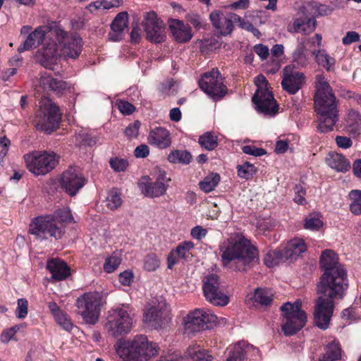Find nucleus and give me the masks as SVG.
<instances>
[{"label": "nucleus", "mask_w": 361, "mask_h": 361, "mask_svg": "<svg viewBox=\"0 0 361 361\" xmlns=\"http://www.w3.org/2000/svg\"><path fill=\"white\" fill-rule=\"evenodd\" d=\"M334 274L324 272L317 284V292L322 295L316 301L314 320L316 326L326 329L333 314L334 300L343 297L348 283L344 269H338Z\"/></svg>", "instance_id": "f257e3e1"}, {"label": "nucleus", "mask_w": 361, "mask_h": 361, "mask_svg": "<svg viewBox=\"0 0 361 361\" xmlns=\"http://www.w3.org/2000/svg\"><path fill=\"white\" fill-rule=\"evenodd\" d=\"M314 110L318 114V130L327 133L337 121V100L333 90L323 75L315 78Z\"/></svg>", "instance_id": "f03ea898"}, {"label": "nucleus", "mask_w": 361, "mask_h": 361, "mask_svg": "<svg viewBox=\"0 0 361 361\" xmlns=\"http://www.w3.org/2000/svg\"><path fill=\"white\" fill-rule=\"evenodd\" d=\"M74 222L68 208L58 209L53 216H38L30 224L29 233L37 240H43L49 237L56 240L65 233L66 225Z\"/></svg>", "instance_id": "7ed1b4c3"}, {"label": "nucleus", "mask_w": 361, "mask_h": 361, "mask_svg": "<svg viewBox=\"0 0 361 361\" xmlns=\"http://www.w3.org/2000/svg\"><path fill=\"white\" fill-rule=\"evenodd\" d=\"M219 251L224 266H228L233 260H238L244 264L258 261V253L250 240L240 234L235 233L219 245Z\"/></svg>", "instance_id": "20e7f679"}, {"label": "nucleus", "mask_w": 361, "mask_h": 361, "mask_svg": "<svg viewBox=\"0 0 361 361\" xmlns=\"http://www.w3.org/2000/svg\"><path fill=\"white\" fill-rule=\"evenodd\" d=\"M116 353L126 361H147L157 355L159 348L143 334H137L132 339L119 342Z\"/></svg>", "instance_id": "39448f33"}, {"label": "nucleus", "mask_w": 361, "mask_h": 361, "mask_svg": "<svg viewBox=\"0 0 361 361\" xmlns=\"http://www.w3.org/2000/svg\"><path fill=\"white\" fill-rule=\"evenodd\" d=\"M134 322L130 306L123 304L109 311L104 329L109 336L117 338L128 334Z\"/></svg>", "instance_id": "423d86ee"}, {"label": "nucleus", "mask_w": 361, "mask_h": 361, "mask_svg": "<svg viewBox=\"0 0 361 361\" xmlns=\"http://www.w3.org/2000/svg\"><path fill=\"white\" fill-rule=\"evenodd\" d=\"M61 116L59 107L49 98H43L33 124L38 130L50 133L58 128Z\"/></svg>", "instance_id": "0eeeda50"}, {"label": "nucleus", "mask_w": 361, "mask_h": 361, "mask_svg": "<svg viewBox=\"0 0 361 361\" xmlns=\"http://www.w3.org/2000/svg\"><path fill=\"white\" fill-rule=\"evenodd\" d=\"M103 303L102 296L99 292L85 293L75 301L76 312L84 322L94 325L99 321Z\"/></svg>", "instance_id": "6e6552de"}, {"label": "nucleus", "mask_w": 361, "mask_h": 361, "mask_svg": "<svg viewBox=\"0 0 361 361\" xmlns=\"http://www.w3.org/2000/svg\"><path fill=\"white\" fill-rule=\"evenodd\" d=\"M302 302L297 300L294 303L286 302L281 307L283 312L282 331L286 336L295 334L307 322V314L301 310Z\"/></svg>", "instance_id": "1a4fd4ad"}, {"label": "nucleus", "mask_w": 361, "mask_h": 361, "mask_svg": "<svg viewBox=\"0 0 361 361\" xmlns=\"http://www.w3.org/2000/svg\"><path fill=\"white\" fill-rule=\"evenodd\" d=\"M27 169L35 176L45 175L58 164L56 155L47 151H33L24 155Z\"/></svg>", "instance_id": "9d476101"}, {"label": "nucleus", "mask_w": 361, "mask_h": 361, "mask_svg": "<svg viewBox=\"0 0 361 361\" xmlns=\"http://www.w3.org/2000/svg\"><path fill=\"white\" fill-rule=\"evenodd\" d=\"M255 82L257 89L252 97V102L257 105L259 112L265 115H274L278 111V106L273 94L269 90L268 81L262 75L255 78Z\"/></svg>", "instance_id": "9b49d317"}, {"label": "nucleus", "mask_w": 361, "mask_h": 361, "mask_svg": "<svg viewBox=\"0 0 361 361\" xmlns=\"http://www.w3.org/2000/svg\"><path fill=\"white\" fill-rule=\"evenodd\" d=\"M203 293L205 299L215 306H225L229 298L219 281V277L214 274H209L203 279Z\"/></svg>", "instance_id": "f8f14e48"}, {"label": "nucleus", "mask_w": 361, "mask_h": 361, "mask_svg": "<svg viewBox=\"0 0 361 361\" xmlns=\"http://www.w3.org/2000/svg\"><path fill=\"white\" fill-rule=\"evenodd\" d=\"M217 317L209 310L196 309L190 312L184 319V331L188 335L200 332L207 328V324H215Z\"/></svg>", "instance_id": "ddd939ff"}, {"label": "nucleus", "mask_w": 361, "mask_h": 361, "mask_svg": "<svg viewBox=\"0 0 361 361\" xmlns=\"http://www.w3.org/2000/svg\"><path fill=\"white\" fill-rule=\"evenodd\" d=\"M54 35L59 46L60 56L66 59H75L82 51V39L78 35H68L64 30L56 29Z\"/></svg>", "instance_id": "4468645a"}, {"label": "nucleus", "mask_w": 361, "mask_h": 361, "mask_svg": "<svg viewBox=\"0 0 361 361\" xmlns=\"http://www.w3.org/2000/svg\"><path fill=\"white\" fill-rule=\"evenodd\" d=\"M223 79L217 69H212L202 75L199 86L214 100H219L227 94V87L224 85Z\"/></svg>", "instance_id": "2eb2a0df"}, {"label": "nucleus", "mask_w": 361, "mask_h": 361, "mask_svg": "<svg viewBox=\"0 0 361 361\" xmlns=\"http://www.w3.org/2000/svg\"><path fill=\"white\" fill-rule=\"evenodd\" d=\"M169 180L170 178H166V173L159 170L154 182H151L149 177L145 176L139 180L138 187L145 196L157 197L166 193Z\"/></svg>", "instance_id": "dca6fc26"}, {"label": "nucleus", "mask_w": 361, "mask_h": 361, "mask_svg": "<svg viewBox=\"0 0 361 361\" xmlns=\"http://www.w3.org/2000/svg\"><path fill=\"white\" fill-rule=\"evenodd\" d=\"M142 25L148 40L154 43H161L165 40L166 32L164 23L155 12L150 11L144 14Z\"/></svg>", "instance_id": "f3484780"}, {"label": "nucleus", "mask_w": 361, "mask_h": 361, "mask_svg": "<svg viewBox=\"0 0 361 361\" xmlns=\"http://www.w3.org/2000/svg\"><path fill=\"white\" fill-rule=\"evenodd\" d=\"M59 56H61L56 40H49L36 52L35 58L36 61L45 68L54 70Z\"/></svg>", "instance_id": "a211bd4d"}, {"label": "nucleus", "mask_w": 361, "mask_h": 361, "mask_svg": "<svg viewBox=\"0 0 361 361\" xmlns=\"http://www.w3.org/2000/svg\"><path fill=\"white\" fill-rule=\"evenodd\" d=\"M169 310L164 300L152 305L145 313L143 321L155 329L161 328L169 320Z\"/></svg>", "instance_id": "6ab92c4d"}, {"label": "nucleus", "mask_w": 361, "mask_h": 361, "mask_svg": "<svg viewBox=\"0 0 361 361\" xmlns=\"http://www.w3.org/2000/svg\"><path fill=\"white\" fill-rule=\"evenodd\" d=\"M209 19L212 25L222 35L231 33L233 24L240 20V16L234 13L224 14L220 11H213L209 14Z\"/></svg>", "instance_id": "aec40b11"}, {"label": "nucleus", "mask_w": 361, "mask_h": 361, "mask_svg": "<svg viewBox=\"0 0 361 361\" xmlns=\"http://www.w3.org/2000/svg\"><path fill=\"white\" fill-rule=\"evenodd\" d=\"M305 83V76L301 72L286 66L283 71L281 85L283 89L290 94H295Z\"/></svg>", "instance_id": "412c9836"}, {"label": "nucleus", "mask_w": 361, "mask_h": 361, "mask_svg": "<svg viewBox=\"0 0 361 361\" xmlns=\"http://www.w3.org/2000/svg\"><path fill=\"white\" fill-rule=\"evenodd\" d=\"M85 179L75 168H70L65 171L61 177V186L70 195H75L84 186Z\"/></svg>", "instance_id": "4be33fe9"}, {"label": "nucleus", "mask_w": 361, "mask_h": 361, "mask_svg": "<svg viewBox=\"0 0 361 361\" xmlns=\"http://www.w3.org/2000/svg\"><path fill=\"white\" fill-rule=\"evenodd\" d=\"M52 35L53 32L49 27L39 26L27 36L24 44L18 48V51L19 52H23L25 50H29L36 47L41 43H43L44 41L46 42L51 40Z\"/></svg>", "instance_id": "5701e85b"}, {"label": "nucleus", "mask_w": 361, "mask_h": 361, "mask_svg": "<svg viewBox=\"0 0 361 361\" xmlns=\"http://www.w3.org/2000/svg\"><path fill=\"white\" fill-rule=\"evenodd\" d=\"M194 248L192 241H183L175 250H172L167 257L168 268L171 269L180 259L188 260L192 257L191 250Z\"/></svg>", "instance_id": "b1692460"}, {"label": "nucleus", "mask_w": 361, "mask_h": 361, "mask_svg": "<svg viewBox=\"0 0 361 361\" xmlns=\"http://www.w3.org/2000/svg\"><path fill=\"white\" fill-rule=\"evenodd\" d=\"M169 29L174 39L180 43L187 42L192 37L191 27L178 19L169 20Z\"/></svg>", "instance_id": "393cba45"}, {"label": "nucleus", "mask_w": 361, "mask_h": 361, "mask_svg": "<svg viewBox=\"0 0 361 361\" xmlns=\"http://www.w3.org/2000/svg\"><path fill=\"white\" fill-rule=\"evenodd\" d=\"M259 350L245 341H240L235 344L229 352L226 361H243L249 355H256Z\"/></svg>", "instance_id": "a878e982"}, {"label": "nucleus", "mask_w": 361, "mask_h": 361, "mask_svg": "<svg viewBox=\"0 0 361 361\" xmlns=\"http://www.w3.org/2000/svg\"><path fill=\"white\" fill-rule=\"evenodd\" d=\"M128 26V13L121 12L118 13L111 25V32L109 38L111 41L117 42L123 38L125 29Z\"/></svg>", "instance_id": "bb28decb"}, {"label": "nucleus", "mask_w": 361, "mask_h": 361, "mask_svg": "<svg viewBox=\"0 0 361 361\" xmlns=\"http://www.w3.org/2000/svg\"><path fill=\"white\" fill-rule=\"evenodd\" d=\"M47 269L51 274L52 279L62 281L68 277L71 274L70 268L68 265L59 259H51L47 262Z\"/></svg>", "instance_id": "cd10ccee"}, {"label": "nucleus", "mask_w": 361, "mask_h": 361, "mask_svg": "<svg viewBox=\"0 0 361 361\" xmlns=\"http://www.w3.org/2000/svg\"><path fill=\"white\" fill-rule=\"evenodd\" d=\"M148 142L160 149L168 147L171 144L169 131L164 128L157 127L152 130L147 137Z\"/></svg>", "instance_id": "c85d7f7f"}, {"label": "nucleus", "mask_w": 361, "mask_h": 361, "mask_svg": "<svg viewBox=\"0 0 361 361\" xmlns=\"http://www.w3.org/2000/svg\"><path fill=\"white\" fill-rule=\"evenodd\" d=\"M272 297L273 294L269 289L258 288L255 289L254 293L247 295L246 302L253 307L267 306L271 304Z\"/></svg>", "instance_id": "c756f323"}, {"label": "nucleus", "mask_w": 361, "mask_h": 361, "mask_svg": "<svg viewBox=\"0 0 361 361\" xmlns=\"http://www.w3.org/2000/svg\"><path fill=\"white\" fill-rule=\"evenodd\" d=\"M319 264L324 272L334 274L338 269H343V266L338 264L337 255L331 250H324L320 257Z\"/></svg>", "instance_id": "7c9ffc66"}, {"label": "nucleus", "mask_w": 361, "mask_h": 361, "mask_svg": "<svg viewBox=\"0 0 361 361\" xmlns=\"http://www.w3.org/2000/svg\"><path fill=\"white\" fill-rule=\"evenodd\" d=\"M307 250V246L304 240L301 238H293L290 240L283 252L285 256V259H295L302 253L305 252Z\"/></svg>", "instance_id": "2f4dec72"}, {"label": "nucleus", "mask_w": 361, "mask_h": 361, "mask_svg": "<svg viewBox=\"0 0 361 361\" xmlns=\"http://www.w3.org/2000/svg\"><path fill=\"white\" fill-rule=\"evenodd\" d=\"M184 356L186 359H190L191 361H214L212 355L197 344L190 345L185 352Z\"/></svg>", "instance_id": "473e14b6"}, {"label": "nucleus", "mask_w": 361, "mask_h": 361, "mask_svg": "<svg viewBox=\"0 0 361 361\" xmlns=\"http://www.w3.org/2000/svg\"><path fill=\"white\" fill-rule=\"evenodd\" d=\"M326 162L331 169L340 172H345L350 167L349 161L343 156L337 153L329 154L326 158Z\"/></svg>", "instance_id": "72a5a7b5"}, {"label": "nucleus", "mask_w": 361, "mask_h": 361, "mask_svg": "<svg viewBox=\"0 0 361 361\" xmlns=\"http://www.w3.org/2000/svg\"><path fill=\"white\" fill-rule=\"evenodd\" d=\"M315 27L316 20L314 18H308L305 20L298 18L294 20L292 29L295 32L309 35L315 30Z\"/></svg>", "instance_id": "f704fd0d"}, {"label": "nucleus", "mask_w": 361, "mask_h": 361, "mask_svg": "<svg viewBox=\"0 0 361 361\" xmlns=\"http://www.w3.org/2000/svg\"><path fill=\"white\" fill-rule=\"evenodd\" d=\"M341 357V350L338 343L333 341L325 348V353L319 361H336Z\"/></svg>", "instance_id": "c9c22d12"}, {"label": "nucleus", "mask_w": 361, "mask_h": 361, "mask_svg": "<svg viewBox=\"0 0 361 361\" xmlns=\"http://www.w3.org/2000/svg\"><path fill=\"white\" fill-rule=\"evenodd\" d=\"M349 210L356 216L361 215V190H352L348 193Z\"/></svg>", "instance_id": "e433bc0d"}, {"label": "nucleus", "mask_w": 361, "mask_h": 361, "mask_svg": "<svg viewBox=\"0 0 361 361\" xmlns=\"http://www.w3.org/2000/svg\"><path fill=\"white\" fill-rule=\"evenodd\" d=\"M346 128L350 133H359L361 130V116L357 111L349 112L346 118Z\"/></svg>", "instance_id": "4c0bfd02"}, {"label": "nucleus", "mask_w": 361, "mask_h": 361, "mask_svg": "<svg viewBox=\"0 0 361 361\" xmlns=\"http://www.w3.org/2000/svg\"><path fill=\"white\" fill-rule=\"evenodd\" d=\"M220 181V176L216 173H212L207 176L199 183L200 189L204 192L212 191Z\"/></svg>", "instance_id": "58836bf2"}, {"label": "nucleus", "mask_w": 361, "mask_h": 361, "mask_svg": "<svg viewBox=\"0 0 361 361\" xmlns=\"http://www.w3.org/2000/svg\"><path fill=\"white\" fill-rule=\"evenodd\" d=\"M264 261L267 267H273L280 262L286 261V259L282 250H271L266 254Z\"/></svg>", "instance_id": "ea45409f"}, {"label": "nucleus", "mask_w": 361, "mask_h": 361, "mask_svg": "<svg viewBox=\"0 0 361 361\" xmlns=\"http://www.w3.org/2000/svg\"><path fill=\"white\" fill-rule=\"evenodd\" d=\"M323 226L321 216L317 213L309 214L304 219V228L311 231H318Z\"/></svg>", "instance_id": "a19ab883"}, {"label": "nucleus", "mask_w": 361, "mask_h": 361, "mask_svg": "<svg viewBox=\"0 0 361 361\" xmlns=\"http://www.w3.org/2000/svg\"><path fill=\"white\" fill-rule=\"evenodd\" d=\"M317 63L325 68L328 71L331 70V67L334 65L335 61L330 57L324 50H318L313 51Z\"/></svg>", "instance_id": "79ce46f5"}, {"label": "nucleus", "mask_w": 361, "mask_h": 361, "mask_svg": "<svg viewBox=\"0 0 361 361\" xmlns=\"http://www.w3.org/2000/svg\"><path fill=\"white\" fill-rule=\"evenodd\" d=\"M191 159V154L188 152L184 150H174L168 156V159L171 163L187 164L190 162Z\"/></svg>", "instance_id": "37998d69"}, {"label": "nucleus", "mask_w": 361, "mask_h": 361, "mask_svg": "<svg viewBox=\"0 0 361 361\" xmlns=\"http://www.w3.org/2000/svg\"><path fill=\"white\" fill-rule=\"evenodd\" d=\"M121 4L122 0H102L91 3L89 5V7L91 11H92V8L94 10H108L112 8L118 7Z\"/></svg>", "instance_id": "c03bdc74"}, {"label": "nucleus", "mask_w": 361, "mask_h": 361, "mask_svg": "<svg viewBox=\"0 0 361 361\" xmlns=\"http://www.w3.org/2000/svg\"><path fill=\"white\" fill-rule=\"evenodd\" d=\"M199 143L206 149L213 150L218 145L217 137L209 132H207L200 137Z\"/></svg>", "instance_id": "a18cd8bd"}, {"label": "nucleus", "mask_w": 361, "mask_h": 361, "mask_svg": "<svg viewBox=\"0 0 361 361\" xmlns=\"http://www.w3.org/2000/svg\"><path fill=\"white\" fill-rule=\"evenodd\" d=\"M237 169L238 176L247 180L252 178L257 172L255 166L247 161L238 165Z\"/></svg>", "instance_id": "49530a36"}, {"label": "nucleus", "mask_w": 361, "mask_h": 361, "mask_svg": "<svg viewBox=\"0 0 361 361\" xmlns=\"http://www.w3.org/2000/svg\"><path fill=\"white\" fill-rule=\"evenodd\" d=\"M106 207L111 209H116L122 204L121 196L114 191H111L106 198Z\"/></svg>", "instance_id": "de8ad7c7"}, {"label": "nucleus", "mask_w": 361, "mask_h": 361, "mask_svg": "<svg viewBox=\"0 0 361 361\" xmlns=\"http://www.w3.org/2000/svg\"><path fill=\"white\" fill-rule=\"evenodd\" d=\"M121 262V259L118 256H110L106 259L104 269L106 273H112L118 267Z\"/></svg>", "instance_id": "09e8293b"}, {"label": "nucleus", "mask_w": 361, "mask_h": 361, "mask_svg": "<svg viewBox=\"0 0 361 361\" xmlns=\"http://www.w3.org/2000/svg\"><path fill=\"white\" fill-rule=\"evenodd\" d=\"M160 264V261L157 256L154 254H149L144 259V269L148 271H155Z\"/></svg>", "instance_id": "8fccbe9b"}, {"label": "nucleus", "mask_w": 361, "mask_h": 361, "mask_svg": "<svg viewBox=\"0 0 361 361\" xmlns=\"http://www.w3.org/2000/svg\"><path fill=\"white\" fill-rule=\"evenodd\" d=\"M54 317L57 323L61 326L65 330L69 331L72 329V323L67 318L66 314L62 311L56 312Z\"/></svg>", "instance_id": "3c124183"}, {"label": "nucleus", "mask_w": 361, "mask_h": 361, "mask_svg": "<svg viewBox=\"0 0 361 361\" xmlns=\"http://www.w3.org/2000/svg\"><path fill=\"white\" fill-rule=\"evenodd\" d=\"M28 302L26 299L20 298L18 300V307L16 312V317L20 319L25 318L27 314Z\"/></svg>", "instance_id": "603ef678"}, {"label": "nucleus", "mask_w": 361, "mask_h": 361, "mask_svg": "<svg viewBox=\"0 0 361 361\" xmlns=\"http://www.w3.org/2000/svg\"><path fill=\"white\" fill-rule=\"evenodd\" d=\"M54 79L47 72L42 73L39 78V86L44 90H49Z\"/></svg>", "instance_id": "864d4df0"}, {"label": "nucleus", "mask_w": 361, "mask_h": 361, "mask_svg": "<svg viewBox=\"0 0 361 361\" xmlns=\"http://www.w3.org/2000/svg\"><path fill=\"white\" fill-rule=\"evenodd\" d=\"M242 151L247 154L252 155L255 157H260L264 155L267 152L263 148H258L253 145H245L243 147Z\"/></svg>", "instance_id": "5fc2aeb1"}, {"label": "nucleus", "mask_w": 361, "mask_h": 361, "mask_svg": "<svg viewBox=\"0 0 361 361\" xmlns=\"http://www.w3.org/2000/svg\"><path fill=\"white\" fill-rule=\"evenodd\" d=\"M111 167L117 172L124 171L127 166V161L122 159H111L109 161Z\"/></svg>", "instance_id": "6e6d98bb"}, {"label": "nucleus", "mask_w": 361, "mask_h": 361, "mask_svg": "<svg viewBox=\"0 0 361 361\" xmlns=\"http://www.w3.org/2000/svg\"><path fill=\"white\" fill-rule=\"evenodd\" d=\"M66 87L67 84L66 82L60 79L54 78L49 90H51L59 94H61L66 89Z\"/></svg>", "instance_id": "4d7b16f0"}, {"label": "nucleus", "mask_w": 361, "mask_h": 361, "mask_svg": "<svg viewBox=\"0 0 361 361\" xmlns=\"http://www.w3.org/2000/svg\"><path fill=\"white\" fill-rule=\"evenodd\" d=\"M140 123L138 121H135L126 128L125 134L129 138L136 137L138 135Z\"/></svg>", "instance_id": "13d9d810"}, {"label": "nucleus", "mask_w": 361, "mask_h": 361, "mask_svg": "<svg viewBox=\"0 0 361 361\" xmlns=\"http://www.w3.org/2000/svg\"><path fill=\"white\" fill-rule=\"evenodd\" d=\"M360 40V35L355 31H349L342 39L344 45H349Z\"/></svg>", "instance_id": "bf43d9fd"}, {"label": "nucleus", "mask_w": 361, "mask_h": 361, "mask_svg": "<svg viewBox=\"0 0 361 361\" xmlns=\"http://www.w3.org/2000/svg\"><path fill=\"white\" fill-rule=\"evenodd\" d=\"M118 108L122 114L127 115L132 114L135 111V107L133 104L123 100L118 102Z\"/></svg>", "instance_id": "052dcab7"}, {"label": "nucleus", "mask_w": 361, "mask_h": 361, "mask_svg": "<svg viewBox=\"0 0 361 361\" xmlns=\"http://www.w3.org/2000/svg\"><path fill=\"white\" fill-rule=\"evenodd\" d=\"M207 233V230L205 228H203L200 226H195L192 228L190 231V235L192 237L197 240H201L203 238L205 237V235Z\"/></svg>", "instance_id": "680f3d73"}, {"label": "nucleus", "mask_w": 361, "mask_h": 361, "mask_svg": "<svg viewBox=\"0 0 361 361\" xmlns=\"http://www.w3.org/2000/svg\"><path fill=\"white\" fill-rule=\"evenodd\" d=\"M254 51L262 60L267 59L269 56V48L264 44H256L254 47Z\"/></svg>", "instance_id": "e2e57ef3"}, {"label": "nucleus", "mask_w": 361, "mask_h": 361, "mask_svg": "<svg viewBox=\"0 0 361 361\" xmlns=\"http://www.w3.org/2000/svg\"><path fill=\"white\" fill-rule=\"evenodd\" d=\"M294 61L297 62L300 66H305L307 63V59L303 54V51L301 47L298 48L293 53Z\"/></svg>", "instance_id": "0e129e2a"}, {"label": "nucleus", "mask_w": 361, "mask_h": 361, "mask_svg": "<svg viewBox=\"0 0 361 361\" xmlns=\"http://www.w3.org/2000/svg\"><path fill=\"white\" fill-rule=\"evenodd\" d=\"M119 281L123 286H129L133 279V274L130 271H125L119 274Z\"/></svg>", "instance_id": "69168bd1"}, {"label": "nucleus", "mask_w": 361, "mask_h": 361, "mask_svg": "<svg viewBox=\"0 0 361 361\" xmlns=\"http://www.w3.org/2000/svg\"><path fill=\"white\" fill-rule=\"evenodd\" d=\"M149 154V147L146 145L137 146L134 151V154L137 158H145Z\"/></svg>", "instance_id": "338daca9"}, {"label": "nucleus", "mask_w": 361, "mask_h": 361, "mask_svg": "<svg viewBox=\"0 0 361 361\" xmlns=\"http://www.w3.org/2000/svg\"><path fill=\"white\" fill-rule=\"evenodd\" d=\"M17 332L16 327L10 328L9 329L3 331L1 335V341L4 343H8L15 336Z\"/></svg>", "instance_id": "774afa93"}]
</instances>
